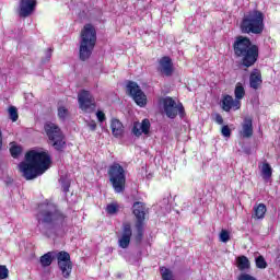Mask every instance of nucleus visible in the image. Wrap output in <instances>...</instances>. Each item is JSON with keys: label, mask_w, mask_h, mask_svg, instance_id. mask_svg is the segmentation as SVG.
Instances as JSON below:
<instances>
[{"label": "nucleus", "mask_w": 280, "mask_h": 280, "mask_svg": "<svg viewBox=\"0 0 280 280\" xmlns=\"http://www.w3.org/2000/svg\"><path fill=\"white\" fill-rule=\"evenodd\" d=\"M37 229L45 237H56L67 229L68 217L51 202H44L39 206L36 214Z\"/></svg>", "instance_id": "f257e3e1"}, {"label": "nucleus", "mask_w": 280, "mask_h": 280, "mask_svg": "<svg viewBox=\"0 0 280 280\" xmlns=\"http://www.w3.org/2000/svg\"><path fill=\"white\" fill-rule=\"evenodd\" d=\"M25 161L19 164V170L26 180L43 176L51 164V158L47 152L28 151L25 154Z\"/></svg>", "instance_id": "f03ea898"}, {"label": "nucleus", "mask_w": 280, "mask_h": 280, "mask_svg": "<svg viewBox=\"0 0 280 280\" xmlns=\"http://www.w3.org/2000/svg\"><path fill=\"white\" fill-rule=\"evenodd\" d=\"M234 56L240 60L241 67L249 69L259 60V46L253 44L250 38L237 36L233 43Z\"/></svg>", "instance_id": "7ed1b4c3"}, {"label": "nucleus", "mask_w": 280, "mask_h": 280, "mask_svg": "<svg viewBox=\"0 0 280 280\" xmlns=\"http://www.w3.org/2000/svg\"><path fill=\"white\" fill-rule=\"evenodd\" d=\"M95 43H97V32L91 24H85L81 31V40L79 48L80 60H89L93 49H95Z\"/></svg>", "instance_id": "20e7f679"}, {"label": "nucleus", "mask_w": 280, "mask_h": 280, "mask_svg": "<svg viewBox=\"0 0 280 280\" xmlns=\"http://www.w3.org/2000/svg\"><path fill=\"white\" fill-rule=\"evenodd\" d=\"M240 27L242 34H262L264 13L261 11H250L243 16Z\"/></svg>", "instance_id": "39448f33"}, {"label": "nucleus", "mask_w": 280, "mask_h": 280, "mask_svg": "<svg viewBox=\"0 0 280 280\" xmlns=\"http://www.w3.org/2000/svg\"><path fill=\"white\" fill-rule=\"evenodd\" d=\"M46 136L48 137V143L55 148L58 152H62L67 148V141L65 140V133L58 125L54 122H46L44 126Z\"/></svg>", "instance_id": "423d86ee"}, {"label": "nucleus", "mask_w": 280, "mask_h": 280, "mask_svg": "<svg viewBox=\"0 0 280 280\" xmlns=\"http://www.w3.org/2000/svg\"><path fill=\"white\" fill-rule=\"evenodd\" d=\"M109 180L116 194H121L126 189V171L119 163H114L108 170Z\"/></svg>", "instance_id": "0eeeda50"}, {"label": "nucleus", "mask_w": 280, "mask_h": 280, "mask_svg": "<svg viewBox=\"0 0 280 280\" xmlns=\"http://www.w3.org/2000/svg\"><path fill=\"white\" fill-rule=\"evenodd\" d=\"M133 215L136 217V240L141 242L143 240V222L145 220V203L137 201L133 203Z\"/></svg>", "instance_id": "6e6552de"}, {"label": "nucleus", "mask_w": 280, "mask_h": 280, "mask_svg": "<svg viewBox=\"0 0 280 280\" xmlns=\"http://www.w3.org/2000/svg\"><path fill=\"white\" fill-rule=\"evenodd\" d=\"M163 109L170 119H175L176 115L180 117H185V107L183 106V103L176 104V101L174 98L166 96L162 98Z\"/></svg>", "instance_id": "1a4fd4ad"}, {"label": "nucleus", "mask_w": 280, "mask_h": 280, "mask_svg": "<svg viewBox=\"0 0 280 280\" xmlns=\"http://www.w3.org/2000/svg\"><path fill=\"white\" fill-rule=\"evenodd\" d=\"M57 264L58 268L61 271L63 279H69L73 270V262L71 261V255L67 252L57 253Z\"/></svg>", "instance_id": "9d476101"}, {"label": "nucleus", "mask_w": 280, "mask_h": 280, "mask_svg": "<svg viewBox=\"0 0 280 280\" xmlns=\"http://www.w3.org/2000/svg\"><path fill=\"white\" fill-rule=\"evenodd\" d=\"M127 92L132 97V100L136 102L137 106H140V108H143L148 104V96H145V93L141 90L139 84L135 81H129L127 84Z\"/></svg>", "instance_id": "9b49d317"}, {"label": "nucleus", "mask_w": 280, "mask_h": 280, "mask_svg": "<svg viewBox=\"0 0 280 280\" xmlns=\"http://www.w3.org/2000/svg\"><path fill=\"white\" fill-rule=\"evenodd\" d=\"M79 107L84 113H93L95 110V98L91 95V92L82 90L78 94Z\"/></svg>", "instance_id": "f8f14e48"}, {"label": "nucleus", "mask_w": 280, "mask_h": 280, "mask_svg": "<svg viewBox=\"0 0 280 280\" xmlns=\"http://www.w3.org/2000/svg\"><path fill=\"white\" fill-rule=\"evenodd\" d=\"M158 71L161 75H165L166 78H171L174 74V62H172V58L165 56L159 60Z\"/></svg>", "instance_id": "ddd939ff"}, {"label": "nucleus", "mask_w": 280, "mask_h": 280, "mask_svg": "<svg viewBox=\"0 0 280 280\" xmlns=\"http://www.w3.org/2000/svg\"><path fill=\"white\" fill-rule=\"evenodd\" d=\"M130 240H132V226L130 223H122V232L118 237V246L120 248H128L130 246Z\"/></svg>", "instance_id": "4468645a"}, {"label": "nucleus", "mask_w": 280, "mask_h": 280, "mask_svg": "<svg viewBox=\"0 0 280 280\" xmlns=\"http://www.w3.org/2000/svg\"><path fill=\"white\" fill-rule=\"evenodd\" d=\"M221 106L225 113H231V110H240L242 108V101L233 98V96L226 94L221 101Z\"/></svg>", "instance_id": "2eb2a0df"}, {"label": "nucleus", "mask_w": 280, "mask_h": 280, "mask_svg": "<svg viewBox=\"0 0 280 280\" xmlns=\"http://www.w3.org/2000/svg\"><path fill=\"white\" fill-rule=\"evenodd\" d=\"M35 8H36V0H21L19 14L23 19H26V16H30V14L34 12Z\"/></svg>", "instance_id": "dca6fc26"}, {"label": "nucleus", "mask_w": 280, "mask_h": 280, "mask_svg": "<svg viewBox=\"0 0 280 280\" xmlns=\"http://www.w3.org/2000/svg\"><path fill=\"white\" fill-rule=\"evenodd\" d=\"M150 132V120L143 119L142 122H133L132 133L135 137H141V135H148Z\"/></svg>", "instance_id": "f3484780"}, {"label": "nucleus", "mask_w": 280, "mask_h": 280, "mask_svg": "<svg viewBox=\"0 0 280 280\" xmlns=\"http://www.w3.org/2000/svg\"><path fill=\"white\" fill-rule=\"evenodd\" d=\"M243 139H250L253 137V118L245 117L242 124V130L240 131Z\"/></svg>", "instance_id": "a211bd4d"}, {"label": "nucleus", "mask_w": 280, "mask_h": 280, "mask_svg": "<svg viewBox=\"0 0 280 280\" xmlns=\"http://www.w3.org/2000/svg\"><path fill=\"white\" fill-rule=\"evenodd\" d=\"M261 72L257 69H255L254 71H252L250 75H249V86L250 89H254L255 91H257V89H259V86H261Z\"/></svg>", "instance_id": "6ab92c4d"}, {"label": "nucleus", "mask_w": 280, "mask_h": 280, "mask_svg": "<svg viewBox=\"0 0 280 280\" xmlns=\"http://www.w3.org/2000/svg\"><path fill=\"white\" fill-rule=\"evenodd\" d=\"M57 255L58 253L56 252H48L39 258V264L42 265L43 268H47L49 267L50 264L54 262L55 259H58Z\"/></svg>", "instance_id": "aec40b11"}, {"label": "nucleus", "mask_w": 280, "mask_h": 280, "mask_svg": "<svg viewBox=\"0 0 280 280\" xmlns=\"http://www.w3.org/2000/svg\"><path fill=\"white\" fill-rule=\"evenodd\" d=\"M110 129L112 133L116 138H119L124 135V125L121 124V121H119V119H112Z\"/></svg>", "instance_id": "412c9836"}, {"label": "nucleus", "mask_w": 280, "mask_h": 280, "mask_svg": "<svg viewBox=\"0 0 280 280\" xmlns=\"http://www.w3.org/2000/svg\"><path fill=\"white\" fill-rule=\"evenodd\" d=\"M260 173L261 177L266 183L272 178V166L268 164V162H264L262 165L260 166Z\"/></svg>", "instance_id": "4be33fe9"}, {"label": "nucleus", "mask_w": 280, "mask_h": 280, "mask_svg": "<svg viewBox=\"0 0 280 280\" xmlns=\"http://www.w3.org/2000/svg\"><path fill=\"white\" fill-rule=\"evenodd\" d=\"M236 266H237L238 270L244 272V270L250 269V260H248V257H246V256H238L236 258Z\"/></svg>", "instance_id": "5701e85b"}, {"label": "nucleus", "mask_w": 280, "mask_h": 280, "mask_svg": "<svg viewBox=\"0 0 280 280\" xmlns=\"http://www.w3.org/2000/svg\"><path fill=\"white\" fill-rule=\"evenodd\" d=\"M266 205L259 203L258 206L254 207V213L252 217L255 218V220H264L266 217Z\"/></svg>", "instance_id": "b1692460"}, {"label": "nucleus", "mask_w": 280, "mask_h": 280, "mask_svg": "<svg viewBox=\"0 0 280 280\" xmlns=\"http://www.w3.org/2000/svg\"><path fill=\"white\" fill-rule=\"evenodd\" d=\"M234 95L237 102H241V100H244V96L246 95V90H244V85H242V83H236Z\"/></svg>", "instance_id": "393cba45"}, {"label": "nucleus", "mask_w": 280, "mask_h": 280, "mask_svg": "<svg viewBox=\"0 0 280 280\" xmlns=\"http://www.w3.org/2000/svg\"><path fill=\"white\" fill-rule=\"evenodd\" d=\"M161 275L163 280H174V272L168 268L162 267Z\"/></svg>", "instance_id": "a878e982"}, {"label": "nucleus", "mask_w": 280, "mask_h": 280, "mask_svg": "<svg viewBox=\"0 0 280 280\" xmlns=\"http://www.w3.org/2000/svg\"><path fill=\"white\" fill-rule=\"evenodd\" d=\"M219 240L223 244H226V242H229L231 240V232L228 230H221V232L219 234Z\"/></svg>", "instance_id": "bb28decb"}, {"label": "nucleus", "mask_w": 280, "mask_h": 280, "mask_svg": "<svg viewBox=\"0 0 280 280\" xmlns=\"http://www.w3.org/2000/svg\"><path fill=\"white\" fill-rule=\"evenodd\" d=\"M256 267L261 270L268 268V262H266V258H264V256L256 257Z\"/></svg>", "instance_id": "cd10ccee"}, {"label": "nucleus", "mask_w": 280, "mask_h": 280, "mask_svg": "<svg viewBox=\"0 0 280 280\" xmlns=\"http://www.w3.org/2000/svg\"><path fill=\"white\" fill-rule=\"evenodd\" d=\"M21 152H22L21 147L16 144L11 145L10 153H11V156H13V159H19V155L21 154Z\"/></svg>", "instance_id": "c85d7f7f"}, {"label": "nucleus", "mask_w": 280, "mask_h": 280, "mask_svg": "<svg viewBox=\"0 0 280 280\" xmlns=\"http://www.w3.org/2000/svg\"><path fill=\"white\" fill-rule=\"evenodd\" d=\"M106 211L109 215H115L119 211V205L117 203H109L106 207Z\"/></svg>", "instance_id": "c756f323"}, {"label": "nucleus", "mask_w": 280, "mask_h": 280, "mask_svg": "<svg viewBox=\"0 0 280 280\" xmlns=\"http://www.w3.org/2000/svg\"><path fill=\"white\" fill-rule=\"evenodd\" d=\"M9 117L11 121H16L19 119V110L16 109V107H9Z\"/></svg>", "instance_id": "7c9ffc66"}, {"label": "nucleus", "mask_w": 280, "mask_h": 280, "mask_svg": "<svg viewBox=\"0 0 280 280\" xmlns=\"http://www.w3.org/2000/svg\"><path fill=\"white\" fill-rule=\"evenodd\" d=\"M58 117L59 119H67V117H69V109H67V107L61 106L58 108Z\"/></svg>", "instance_id": "2f4dec72"}, {"label": "nucleus", "mask_w": 280, "mask_h": 280, "mask_svg": "<svg viewBox=\"0 0 280 280\" xmlns=\"http://www.w3.org/2000/svg\"><path fill=\"white\" fill-rule=\"evenodd\" d=\"M8 267L0 266V279H8Z\"/></svg>", "instance_id": "473e14b6"}, {"label": "nucleus", "mask_w": 280, "mask_h": 280, "mask_svg": "<svg viewBox=\"0 0 280 280\" xmlns=\"http://www.w3.org/2000/svg\"><path fill=\"white\" fill-rule=\"evenodd\" d=\"M237 280H257V278L253 277L249 273H241Z\"/></svg>", "instance_id": "72a5a7b5"}, {"label": "nucleus", "mask_w": 280, "mask_h": 280, "mask_svg": "<svg viewBox=\"0 0 280 280\" xmlns=\"http://www.w3.org/2000/svg\"><path fill=\"white\" fill-rule=\"evenodd\" d=\"M221 133L223 137H231V128H229L228 125L223 126L222 129H221Z\"/></svg>", "instance_id": "f704fd0d"}, {"label": "nucleus", "mask_w": 280, "mask_h": 280, "mask_svg": "<svg viewBox=\"0 0 280 280\" xmlns=\"http://www.w3.org/2000/svg\"><path fill=\"white\" fill-rule=\"evenodd\" d=\"M96 117H97L100 124H103V121H106V114H104V112H102V110L96 112Z\"/></svg>", "instance_id": "c9c22d12"}, {"label": "nucleus", "mask_w": 280, "mask_h": 280, "mask_svg": "<svg viewBox=\"0 0 280 280\" xmlns=\"http://www.w3.org/2000/svg\"><path fill=\"white\" fill-rule=\"evenodd\" d=\"M214 120L219 124V126H222L224 124V118H222V115L215 114Z\"/></svg>", "instance_id": "e433bc0d"}, {"label": "nucleus", "mask_w": 280, "mask_h": 280, "mask_svg": "<svg viewBox=\"0 0 280 280\" xmlns=\"http://www.w3.org/2000/svg\"><path fill=\"white\" fill-rule=\"evenodd\" d=\"M88 127L90 128V130H96L97 128V122H95V120H91L88 122Z\"/></svg>", "instance_id": "4c0bfd02"}, {"label": "nucleus", "mask_w": 280, "mask_h": 280, "mask_svg": "<svg viewBox=\"0 0 280 280\" xmlns=\"http://www.w3.org/2000/svg\"><path fill=\"white\" fill-rule=\"evenodd\" d=\"M3 148V135L1 133L0 130V150Z\"/></svg>", "instance_id": "58836bf2"}, {"label": "nucleus", "mask_w": 280, "mask_h": 280, "mask_svg": "<svg viewBox=\"0 0 280 280\" xmlns=\"http://www.w3.org/2000/svg\"><path fill=\"white\" fill-rule=\"evenodd\" d=\"M276 264L280 267V254L276 258Z\"/></svg>", "instance_id": "ea45409f"}, {"label": "nucleus", "mask_w": 280, "mask_h": 280, "mask_svg": "<svg viewBox=\"0 0 280 280\" xmlns=\"http://www.w3.org/2000/svg\"><path fill=\"white\" fill-rule=\"evenodd\" d=\"M47 58H51V49L47 50Z\"/></svg>", "instance_id": "a19ab883"}, {"label": "nucleus", "mask_w": 280, "mask_h": 280, "mask_svg": "<svg viewBox=\"0 0 280 280\" xmlns=\"http://www.w3.org/2000/svg\"><path fill=\"white\" fill-rule=\"evenodd\" d=\"M65 191H69V188H65Z\"/></svg>", "instance_id": "79ce46f5"}]
</instances>
